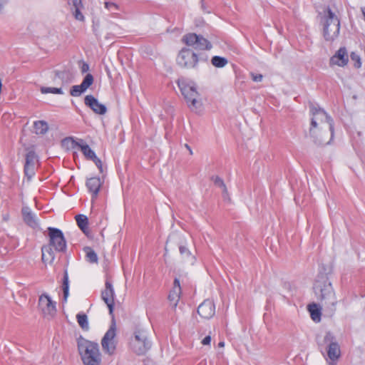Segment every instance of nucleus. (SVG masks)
<instances>
[{
  "label": "nucleus",
  "instance_id": "obj_28",
  "mask_svg": "<svg viewBox=\"0 0 365 365\" xmlns=\"http://www.w3.org/2000/svg\"><path fill=\"white\" fill-rule=\"evenodd\" d=\"M76 319L80 327L86 331L89 329L88 317L86 314L79 313L76 315Z\"/></svg>",
  "mask_w": 365,
  "mask_h": 365
},
{
  "label": "nucleus",
  "instance_id": "obj_6",
  "mask_svg": "<svg viewBox=\"0 0 365 365\" xmlns=\"http://www.w3.org/2000/svg\"><path fill=\"white\" fill-rule=\"evenodd\" d=\"M323 36L327 41H334L339 34L340 21L337 16L329 8L322 18Z\"/></svg>",
  "mask_w": 365,
  "mask_h": 365
},
{
  "label": "nucleus",
  "instance_id": "obj_43",
  "mask_svg": "<svg viewBox=\"0 0 365 365\" xmlns=\"http://www.w3.org/2000/svg\"><path fill=\"white\" fill-rule=\"evenodd\" d=\"M8 0H0V13L1 12L4 6L7 3Z\"/></svg>",
  "mask_w": 365,
  "mask_h": 365
},
{
  "label": "nucleus",
  "instance_id": "obj_11",
  "mask_svg": "<svg viewBox=\"0 0 365 365\" xmlns=\"http://www.w3.org/2000/svg\"><path fill=\"white\" fill-rule=\"evenodd\" d=\"M182 41L188 46L195 48V49L209 50L212 48L211 43L204 37L195 34H188L185 35Z\"/></svg>",
  "mask_w": 365,
  "mask_h": 365
},
{
  "label": "nucleus",
  "instance_id": "obj_25",
  "mask_svg": "<svg viewBox=\"0 0 365 365\" xmlns=\"http://www.w3.org/2000/svg\"><path fill=\"white\" fill-rule=\"evenodd\" d=\"M179 250L183 259L188 264H193L195 262V257L190 251L184 245H180Z\"/></svg>",
  "mask_w": 365,
  "mask_h": 365
},
{
  "label": "nucleus",
  "instance_id": "obj_8",
  "mask_svg": "<svg viewBox=\"0 0 365 365\" xmlns=\"http://www.w3.org/2000/svg\"><path fill=\"white\" fill-rule=\"evenodd\" d=\"M116 324L114 317L111 320V324L101 340L102 349L105 354L109 356L113 355L116 349Z\"/></svg>",
  "mask_w": 365,
  "mask_h": 365
},
{
  "label": "nucleus",
  "instance_id": "obj_24",
  "mask_svg": "<svg viewBox=\"0 0 365 365\" xmlns=\"http://www.w3.org/2000/svg\"><path fill=\"white\" fill-rule=\"evenodd\" d=\"M308 310L314 322H319L321 321V307L318 304L314 303L308 305Z\"/></svg>",
  "mask_w": 365,
  "mask_h": 365
},
{
  "label": "nucleus",
  "instance_id": "obj_31",
  "mask_svg": "<svg viewBox=\"0 0 365 365\" xmlns=\"http://www.w3.org/2000/svg\"><path fill=\"white\" fill-rule=\"evenodd\" d=\"M86 252V257L90 262H97L98 261V257L96 253L91 250L90 247H86L85 249Z\"/></svg>",
  "mask_w": 365,
  "mask_h": 365
},
{
  "label": "nucleus",
  "instance_id": "obj_42",
  "mask_svg": "<svg viewBox=\"0 0 365 365\" xmlns=\"http://www.w3.org/2000/svg\"><path fill=\"white\" fill-rule=\"evenodd\" d=\"M222 197L225 200H230L227 187H226V191H222Z\"/></svg>",
  "mask_w": 365,
  "mask_h": 365
},
{
  "label": "nucleus",
  "instance_id": "obj_37",
  "mask_svg": "<svg viewBox=\"0 0 365 365\" xmlns=\"http://www.w3.org/2000/svg\"><path fill=\"white\" fill-rule=\"evenodd\" d=\"M351 58L353 61H355L354 66L356 68H360L361 66V62L359 56L354 53H351Z\"/></svg>",
  "mask_w": 365,
  "mask_h": 365
},
{
  "label": "nucleus",
  "instance_id": "obj_12",
  "mask_svg": "<svg viewBox=\"0 0 365 365\" xmlns=\"http://www.w3.org/2000/svg\"><path fill=\"white\" fill-rule=\"evenodd\" d=\"M38 307L43 317L48 319L52 318L56 313V302L46 294L39 297Z\"/></svg>",
  "mask_w": 365,
  "mask_h": 365
},
{
  "label": "nucleus",
  "instance_id": "obj_21",
  "mask_svg": "<svg viewBox=\"0 0 365 365\" xmlns=\"http://www.w3.org/2000/svg\"><path fill=\"white\" fill-rule=\"evenodd\" d=\"M53 81L55 82L61 81V85H68L73 81V76L69 71L63 70L55 71Z\"/></svg>",
  "mask_w": 365,
  "mask_h": 365
},
{
  "label": "nucleus",
  "instance_id": "obj_3",
  "mask_svg": "<svg viewBox=\"0 0 365 365\" xmlns=\"http://www.w3.org/2000/svg\"><path fill=\"white\" fill-rule=\"evenodd\" d=\"M49 243L41 248L42 261L45 264H51L55 259V253L52 248L56 252H64L66 249V242L63 234L58 228L48 227Z\"/></svg>",
  "mask_w": 365,
  "mask_h": 365
},
{
  "label": "nucleus",
  "instance_id": "obj_18",
  "mask_svg": "<svg viewBox=\"0 0 365 365\" xmlns=\"http://www.w3.org/2000/svg\"><path fill=\"white\" fill-rule=\"evenodd\" d=\"M349 61V56L346 48H340L336 53L330 58V65L344 66Z\"/></svg>",
  "mask_w": 365,
  "mask_h": 365
},
{
  "label": "nucleus",
  "instance_id": "obj_38",
  "mask_svg": "<svg viewBox=\"0 0 365 365\" xmlns=\"http://www.w3.org/2000/svg\"><path fill=\"white\" fill-rule=\"evenodd\" d=\"M91 160L94 162L96 165L98 167L100 172L103 173V164H102L101 160L98 158H97L96 155V158H92Z\"/></svg>",
  "mask_w": 365,
  "mask_h": 365
},
{
  "label": "nucleus",
  "instance_id": "obj_4",
  "mask_svg": "<svg viewBox=\"0 0 365 365\" xmlns=\"http://www.w3.org/2000/svg\"><path fill=\"white\" fill-rule=\"evenodd\" d=\"M77 346L83 365H101L102 354L98 343L79 337Z\"/></svg>",
  "mask_w": 365,
  "mask_h": 365
},
{
  "label": "nucleus",
  "instance_id": "obj_17",
  "mask_svg": "<svg viewBox=\"0 0 365 365\" xmlns=\"http://www.w3.org/2000/svg\"><path fill=\"white\" fill-rule=\"evenodd\" d=\"M84 102L96 114L104 115L107 112L106 106L99 103L92 95L86 96Z\"/></svg>",
  "mask_w": 365,
  "mask_h": 365
},
{
  "label": "nucleus",
  "instance_id": "obj_32",
  "mask_svg": "<svg viewBox=\"0 0 365 365\" xmlns=\"http://www.w3.org/2000/svg\"><path fill=\"white\" fill-rule=\"evenodd\" d=\"M36 161V155L34 152L29 151L26 156V164L34 166Z\"/></svg>",
  "mask_w": 365,
  "mask_h": 365
},
{
  "label": "nucleus",
  "instance_id": "obj_7",
  "mask_svg": "<svg viewBox=\"0 0 365 365\" xmlns=\"http://www.w3.org/2000/svg\"><path fill=\"white\" fill-rule=\"evenodd\" d=\"M130 346L132 350L138 355L145 354L150 349L151 342L148 339L145 330H135L134 337L130 341Z\"/></svg>",
  "mask_w": 365,
  "mask_h": 365
},
{
  "label": "nucleus",
  "instance_id": "obj_2",
  "mask_svg": "<svg viewBox=\"0 0 365 365\" xmlns=\"http://www.w3.org/2000/svg\"><path fill=\"white\" fill-rule=\"evenodd\" d=\"M314 290L324 311L329 316H333L336 311L337 300L331 283L328 278L322 277L318 279L314 284Z\"/></svg>",
  "mask_w": 365,
  "mask_h": 365
},
{
  "label": "nucleus",
  "instance_id": "obj_44",
  "mask_svg": "<svg viewBox=\"0 0 365 365\" xmlns=\"http://www.w3.org/2000/svg\"><path fill=\"white\" fill-rule=\"evenodd\" d=\"M185 147L187 149V150L189 151V153H190V155H192V154H193L192 150V149H191V148L190 147V145H189L185 144Z\"/></svg>",
  "mask_w": 365,
  "mask_h": 365
},
{
  "label": "nucleus",
  "instance_id": "obj_36",
  "mask_svg": "<svg viewBox=\"0 0 365 365\" xmlns=\"http://www.w3.org/2000/svg\"><path fill=\"white\" fill-rule=\"evenodd\" d=\"M24 173L25 175L28 177L29 179H31L34 175V166H31L30 165L25 164L24 166Z\"/></svg>",
  "mask_w": 365,
  "mask_h": 365
},
{
  "label": "nucleus",
  "instance_id": "obj_19",
  "mask_svg": "<svg viewBox=\"0 0 365 365\" xmlns=\"http://www.w3.org/2000/svg\"><path fill=\"white\" fill-rule=\"evenodd\" d=\"M181 294V287L178 279L175 278L173 282V287L170 292L168 299L173 308H176Z\"/></svg>",
  "mask_w": 365,
  "mask_h": 365
},
{
  "label": "nucleus",
  "instance_id": "obj_22",
  "mask_svg": "<svg viewBox=\"0 0 365 365\" xmlns=\"http://www.w3.org/2000/svg\"><path fill=\"white\" fill-rule=\"evenodd\" d=\"M86 186L89 190L90 192L92 193L93 198L96 197L98 194L100 187L101 186V182L100 178L94 177L88 179L86 182Z\"/></svg>",
  "mask_w": 365,
  "mask_h": 365
},
{
  "label": "nucleus",
  "instance_id": "obj_30",
  "mask_svg": "<svg viewBox=\"0 0 365 365\" xmlns=\"http://www.w3.org/2000/svg\"><path fill=\"white\" fill-rule=\"evenodd\" d=\"M41 91L42 93L63 94L61 88L41 87Z\"/></svg>",
  "mask_w": 365,
  "mask_h": 365
},
{
  "label": "nucleus",
  "instance_id": "obj_23",
  "mask_svg": "<svg viewBox=\"0 0 365 365\" xmlns=\"http://www.w3.org/2000/svg\"><path fill=\"white\" fill-rule=\"evenodd\" d=\"M22 215L24 222L29 226L31 227H36L38 225V222L34 215L28 207H24L22 209Z\"/></svg>",
  "mask_w": 365,
  "mask_h": 365
},
{
  "label": "nucleus",
  "instance_id": "obj_34",
  "mask_svg": "<svg viewBox=\"0 0 365 365\" xmlns=\"http://www.w3.org/2000/svg\"><path fill=\"white\" fill-rule=\"evenodd\" d=\"M105 7L112 14H115L119 10L118 5L113 2H105Z\"/></svg>",
  "mask_w": 365,
  "mask_h": 365
},
{
  "label": "nucleus",
  "instance_id": "obj_45",
  "mask_svg": "<svg viewBox=\"0 0 365 365\" xmlns=\"http://www.w3.org/2000/svg\"><path fill=\"white\" fill-rule=\"evenodd\" d=\"M218 346L221 347V348L224 347L225 346V342L224 341L219 342Z\"/></svg>",
  "mask_w": 365,
  "mask_h": 365
},
{
  "label": "nucleus",
  "instance_id": "obj_39",
  "mask_svg": "<svg viewBox=\"0 0 365 365\" xmlns=\"http://www.w3.org/2000/svg\"><path fill=\"white\" fill-rule=\"evenodd\" d=\"M252 79L255 82H260L262 81L263 76L262 74L251 73Z\"/></svg>",
  "mask_w": 365,
  "mask_h": 365
},
{
  "label": "nucleus",
  "instance_id": "obj_33",
  "mask_svg": "<svg viewBox=\"0 0 365 365\" xmlns=\"http://www.w3.org/2000/svg\"><path fill=\"white\" fill-rule=\"evenodd\" d=\"M63 291L64 300L66 301L68 296V277L67 273L63 277Z\"/></svg>",
  "mask_w": 365,
  "mask_h": 365
},
{
  "label": "nucleus",
  "instance_id": "obj_41",
  "mask_svg": "<svg viewBox=\"0 0 365 365\" xmlns=\"http://www.w3.org/2000/svg\"><path fill=\"white\" fill-rule=\"evenodd\" d=\"M89 70V66L87 63H83L81 67V71L82 73H86Z\"/></svg>",
  "mask_w": 365,
  "mask_h": 365
},
{
  "label": "nucleus",
  "instance_id": "obj_14",
  "mask_svg": "<svg viewBox=\"0 0 365 365\" xmlns=\"http://www.w3.org/2000/svg\"><path fill=\"white\" fill-rule=\"evenodd\" d=\"M101 298L107 304L109 314L112 318L114 317L113 314L114 308V290L111 283L108 281L106 282L105 289L101 293Z\"/></svg>",
  "mask_w": 365,
  "mask_h": 365
},
{
  "label": "nucleus",
  "instance_id": "obj_40",
  "mask_svg": "<svg viewBox=\"0 0 365 365\" xmlns=\"http://www.w3.org/2000/svg\"><path fill=\"white\" fill-rule=\"evenodd\" d=\"M210 341H211V336L210 335L205 336L202 341V344L203 345H210Z\"/></svg>",
  "mask_w": 365,
  "mask_h": 365
},
{
  "label": "nucleus",
  "instance_id": "obj_1",
  "mask_svg": "<svg viewBox=\"0 0 365 365\" xmlns=\"http://www.w3.org/2000/svg\"><path fill=\"white\" fill-rule=\"evenodd\" d=\"M309 134L314 144L329 145L334 137V123L331 117L321 108L312 105Z\"/></svg>",
  "mask_w": 365,
  "mask_h": 365
},
{
  "label": "nucleus",
  "instance_id": "obj_15",
  "mask_svg": "<svg viewBox=\"0 0 365 365\" xmlns=\"http://www.w3.org/2000/svg\"><path fill=\"white\" fill-rule=\"evenodd\" d=\"M63 143H71L72 147L77 146L78 147L83 155L89 160L92 158H96V154L93 150L88 146V145L85 144L83 140H79L78 141H76L73 138H66L63 140Z\"/></svg>",
  "mask_w": 365,
  "mask_h": 365
},
{
  "label": "nucleus",
  "instance_id": "obj_29",
  "mask_svg": "<svg viewBox=\"0 0 365 365\" xmlns=\"http://www.w3.org/2000/svg\"><path fill=\"white\" fill-rule=\"evenodd\" d=\"M212 64L217 68H222L227 64V58L218 56L212 57L211 60Z\"/></svg>",
  "mask_w": 365,
  "mask_h": 365
},
{
  "label": "nucleus",
  "instance_id": "obj_27",
  "mask_svg": "<svg viewBox=\"0 0 365 365\" xmlns=\"http://www.w3.org/2000/svg\"><path fill=\"white\" fill-rule=\"evenodd\" d=\"M75 218L79 228L83 232L86 233L88 230V217L84 215H78Z\"/></svg>",
  "mask_w": 365,
  "mask_h": 365
},
{
  "label": "nucleus",
  "instance_id": "obj_9",
  "mask_svg": "<svg viewBox=\"0 0 365 365\" xmlns=\"http://www.w3.org/2000/svg\"><path fill=\"white\" fill-rule=\"evenodd\" d=\"M324 341L327 344V355L330 360L329 365H335V361H336L341 356L339 345L334 335L330 331L326 333L324 337Z\"/></svg>",
  "mask_w": 365,
  "mask_h": 365
},
{
  "label": "nucleus",
  "instance_id": "obj_10",
  "mask_svg": "<svg viewBox=\"0 0 365 365\" xmlns=\"http://www.w3.org/2000/svg\"><path fill=\"white\" fill-rule=\"evenodd\" d=\"M198 62V56L196 53L188 48H183L179 52L177 57L178 64L185 68H193Z\"/></svg>",
  "mask_w": 365,
  "mask_h": 365
},
{
  "label": "nucleus",
  "instance_id": "obj_13",
  "mask_svg": "<svg viewBox=\"0 0 365 365\" xmlns=\"http://www.w3.org/2000/svg\"><path fill=\"white\" fill-rule=\"evenodd\" d=\"M198 314L205 319H211L215 314V305L212 300L205 299L197 307Z\"/></svg>",
  "mask_w": 365,
  "mask_h": 365
},
{
  "label": "nucleus",
  "instance_id": "obj_20",
  "mask_svg": "<svg viewBox=\"0 0 365 365\" xmlns=\"http://www.w3.org/2000/svg\"><path fill=\"white\" fill-rule=\"evenodd\" d=\"M83 0H68V4L71 6V10L75 19L80 21H83L85 18L81 13V9H83L82 4Z\"/></svg>",
  "mask_w": 365,
  "mask_h": 365
},
{
  "label": "nucleus",
  "instance_id": "obj_5",
  "mask_svg": "<svg viewBox=\"0 0 365 365\" xmlns=\"http://www.w3.org/2000/svg\"><path fill=\"white\" fill-rule=\"evenodd\" d=\"M178 85L190 110L195 113L200 112L202 110V103L195 83L191 81L187 82L185 79H179Z\"/></svg>",
  "mask_w": 365,
  "mask_h": 365
},
{
  "label": "nucleus",
  "instance_id": "obj_16",
  "mask_svg": "<svg viewBox=\"0 0 365 365\" xmlns=\"http://www.w3.org/2000/svg\"><path fill=\"white\" fill-rule=\"evenodd\" d=\"M93 83V76L91 73H87L80 85L73 86L70 91L72 96H79L85 92Z\"/></svg>",
  "mask_w": 365,
  "mask_h": 365
},
{
  "label": "nucleus",
  "instance_id": "obj_26",
  "mask_svg": "<svg viewBox=\"0 0 365 365\" xmlns=\"http://www.w3.org/2000/svg\"><path fill=\"white\" fill-rule=\"evenodd\" d=\"M34 128L36 134L43 135L48 131V125L44 120H38L34 122Z\"/></svg>",
  "mask_w": 365,
  "mask_h": 365
},
{
  "label": "nucleus",
  "instance_id": "obj_35",
  "mask_svg": "<svg viewBox=\"0 0 365 365\" xmlns=\"http://www.w3.org/2000/svg\"><path fill=\"white\" fill-rule=\"evenodd\" d=\"M214 184L220 187L222 191H226L227 186L225 185L223 180L218 176H215L213 178Z\"/></svg>",
  "mask_w": 365,
  "mask_h": 365
}]
</instances>
